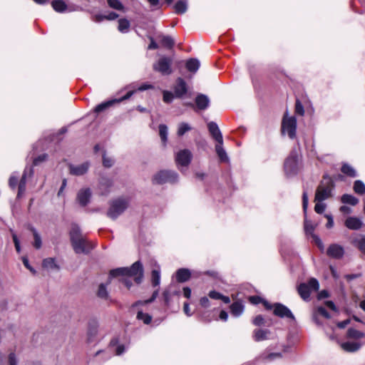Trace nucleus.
Returning a JSON list of instances; mask_svg holds the SVG:
<instances>
[{"label":"nucleus","mask_w":365,"mask_h":365,"mask_svg":"<svg viewBox=\"0 0 365 365\" xmlns=\"http://www.w3.org/2000/svg\"><path fill=\"white\" fill-rule=\"evenodd\" d=\"M133 277L137 284L142 282L143 277V266L140 262H135L130 267H119L110 270V277Z\"/></svg>","instance_id":"1"},{"label":"nucleus","mask_w":365,"mask_h":365,"mask_svg":"<svg viewBox=\"0 0 365 365\" xmlns=\"http://www.w3.org/2000/svg\"><path fill=\"white\" fill-rule=\"evenodd\" d=\"M334 187V183L331 178L324 175L316 190L314 201L322 202L331 197Z\"/></svg>","instance_id":"2"},{"label":"nucleus","mask_w":365,"mask_h":365,"mask_svg":"<svg viewBox=\"0 0 365 365\" xmlns=\"http://www.w3.org/2000/svg\"><path fill=\"white\" fill-rule=\"evenodd\" d=\"M128 205L129 202L127 199L118 198L114 200L110 205L107 215L110 218L115 220L128 208Z\"/></svg>","instance_id":"3"},{"label":"nucleus","mask_w":365,"mask_h":365,"mask_svg":"<svg viewBox=\"0 0 365 365\" xmlns=\"http://www.w3.org/2000/svg\"><path fill=\"white\" fill-rule=\"evenodd\" d=\"M299 158L295 151L291 152L286 158L284 164V169L287 177L295 175L299 170Z\"/></svg>","instance_id":"4"},{"label":"nucleus","mask_w":365,"mask_h":365,"mask_svg":"<svg viewBox=\"0 0 365 365\" xmlns=\"http://www.w3.org/2000/svg\"><path fill=\"white\" fill-rule=\"evenodd\" d=\"M178 180V175L173 170H163L158 172L153 178L154 184L174 183Z\"/></svg>","instance_id":"5"},{"label":"nucleus","mask_w":365,"mask_h":365,"mask_svg":"<svg viewBox=\"0 0 365 365\" xmlns=\"http://www.w3.org/2000/svg\"><path fill=\"white\" fill-rule=\"evenodd\" d=\"M319 288V282L315 278H311L307 283H301L297 287V291L300 297L307 301L309 299L311 292L317 291Z\"/></svg>","instance_id":"6"},{"label":"nucleus","mask_w":365,"mask_h":365,"mask_svg":"<svg viewBox=\"0 0 365 365\" xmlns=\"http://www.w3.org/2000/svg\"><path fill=\"white\" fill-rule=\"evenodd\" d=\"M297 119L294 116H288L285 113L282 121V133L287 134L289 138L294 139L296 137Z\"/></svg>","instance_id":"7"},{"label":"nucleus","mask_w":365,"mask_h":365,"mask_svg":"<svg viewBox=\"0 0 365 365\" xmlns=\"http://www.w3.org/2000/svg\"><path fill=\"white\" fill-rule=\"evenodd\" d=\"M134 91H128L125 96L120 98L111 99L98 104L95 107L94 112L96 113H99L102 111H104L105 110L111 107L112 106L117 103H120L122 102L123 101L130 98L134 94Z\"/></svg>","instance_id":"8"},{"label":"nucleus","mask_w":365,"mask_h":365,"mask_svg":"<svg viewBox=\"0 0 365 365\" xmlns=\"http://www.w3.org/2000/svg\"><path fill=\"white\" fill-rule=\"evenodd\" d=\"M171 65L172 59L164 56L153 64V69L163 75H170L172 73Z\"/></svg>","instance_id":"9"},{"label":"nucleus","mask_w":365,"mask_h":365,"mask_svg":"<svg viewBox=\"0 0 365 365\" xmlns=\"http://www.w3.org/2000/svg\"><path fill=\"white\" fill-rule=\"evenodd\" d=\"M71 244L76 254H87L94 247L93 245L84 237L72 242Z\"/></svg>","instance_id":"10"},{"label":"nucleus","mask_w":365,"mask_h":365,"mask_svg":"<svg viewBox=\"0 0 365 365\" xmlns=\"http://www.w3.org/2000/svg\"><path fill=\"white\" fill-rule=\"evenodd\" d=\"M192 158V153L187 149H184L177 153L175 161L178 165L187 167L190 163Z\"/></svg>","instance_id":"11"},{"label":"nucleus","mask_w":365,"mask_h":365,"mask_svg":"<svg viewBox=\"0 0 365 365\" xmlns=\"http://www.w3.org/2000/svg\"><path fill=\"white\" fill-rule=\"evenodd\" d=\"M274 311L273 313L274 315L281 317V318H289L292 320H294V317L291 312V310L286 307L285 305L280 303H275L273 305Z\"/></svg>","instance_id":"12"},{"label":"nucleus","mask_w":365,"mask_h":365,"mask_svg":"<svg viewBox=\"0 0 365 365\" xmlns=\"http://www.w3.org/2000/svg\"><path fill=\"white\" fill-rule=\"evenodd\" d=\"M207 128L212 138L216 140L217 143L223 144V137L217 123L211 121L207 123Z\"/></svg>","instance_id":"13"},{"label":"nucleus","mask_w":365,"mask_h":365,"mask_svg":"<svg viewBox=\"0 0 365 365\" xmlns=\"http://www.w3.org/2000/svg\"><path fill=\"white\" fill-rule=\"evenodd\" d=\"M175 96L176 98H182L187 92V83L182 78H178L176 80V83L173 88Z\"/></svg>","instance_id":"14"},{"label":"nucleus","mask_w":365,"mask_h":365,"mask_svg":"<svg viewBox=\"0 0 365 365\" xmlns=\"http://www.w3.org/2000/svg\"><path fill=\"white\" fill-rule=\"evenodd\" d=\"M327 254L330 257L340 259L344 256V250L341 245L332 244L328 247Z\"/></svg>","instance_id":"15"},{"label":"nucleus","mask_w":365,"mask_h":365,"mask_svg":"<svg viewBox=\"0 0 365 365\" xmlns=\"http://www.w3.org/2000/svg\"><path fill=\"white\" fill-rule=\"evenodd\" d=\"M91 197V191L89 188H83L78 191L77 194V201L84 207L88 205Z\"/></svg>","instance_id":"16"},{"label":"nucleus","mask_w":365,"mask_h":365,"mask_svg":"<svg viewBox=\"0 0 365 365\" xmlns=\"http://www.w3.org/2000/svg\"><path fill=\"white\" fill-rule=\"evenodd\" d=\"M89 163L88 162L83 163L81 165H69V171L71 175H83L87 173L89 168Z\"/></svg>","instance_id":"17"},{"label":"nucleus","mask_w":365,"mask_h":365,"mask_svg":"<svg viewBox=\"0 0 365 365\" xmlns=\"http://www.w3.org/2000/svg\"><path fill=\"white\" fill-rule=\"evenodd\" d=\"M345 226L352 230H360L364 223L362 220L356 217H349L344 222Z\"/></svg>","instance_id":"18"},{"label":"nucleus","mask_w":365,"mask_h":365,"mask_svg":"<svg viewBox=\"0 0 365 365\" xmlns=\"http://www.w3.org/2000/svg\"><path fill=\"white\" fill-rule=\"evenodd\" d=\"M271 331L269 329H257L253 331V339L255 341H262L271 339Z\"/></svg>","instance_id":"19"},{"label":"nucleus","mask_w":365,"mask_h":365,"mask_svg":"<svg viewBox=\"0 0 365 365\" xmlns=\"http://www.w3.org/2000/svg\"><path fill=\"white\" fill-rule=\"evenodd\" d=\"M304 230H305V232H306V233L307 235H312V237L314 238V240L315 241V243L318 245V247L321 250H322L324 248L323 243H322V240H320V238L313 233L314 227L312 225V224L311 223V222L305 220V222H304Z\"/></svg>","instance_id":"20"},{"label":"nucleus","mask_w":365,"mask_h":365,"mask_svg":"<svg viewBox=\"0 0 365 365\" xmlns=\"http://www.w3.org/2000/svg\"><path fill=\"white\" fill-rule=\"evenodd\" d=\"M195 104L199 110H205L210 106V99L207 96L200 93L195 98Z\"/></svg>","instance_id":"21"},{"label":"nucleus","mask_w":365,"mask_h":365,"mask_svg":"<svg viewBox=\"0 0 365 365\" xmlns=\"http://www.w3.org/2000/svg\"><path fill=\"white\" fill-rule=\"evenodd\" d=\"M113 185L112 181L107 178H101L99 182V190L102 195H106L110 192V188Z\"/></svg>","instance_id":"22"},{"label":"nucleus","mask_w":365,"mask_h":365,"mask_svg":"<svg viewBox=\"0 0 365 365\" xmlns=\"http://www.w3.org/2000/svg\"><path fill=\"white\" fill-rule=\"evenodd\" d=\"M190 276L191 273L188 269L180 268L176 272V279L178 282H187Z\"/></svg>","instance_id":"23"},{"label":"nucleus","mask_w":365,"mask_h":365,"mask_svg":"<svg viewBox=\"0 0 365 365\" xmlns=\"http://www.w3.org/2000/svg\"><path fill=\"white\" fill-rule=\"evenodd\" d=\"M243 312H244V305L242 302L237 301V302H233L230 305V312L233 316L238 317L240 315H242Z\"/></svg>","instance_id":"24"},{"label":"nucleus","mask_w":365,"mask_h":365,"mask_svg":"<svg viewBox=\"0 0 365 365\" xmlns=\"http://www.w3.org/2000/svg\"><path fill=\"white\" fill-rule=\"evenodd\" d=\"M118 17V14L113 11H110L108 14H96L93 17V20L96 22H101L103 20H115Z\"/></svg>","instance_id":"25"},{"label":"nucleus","mask_w":365,"mask_h":365,"mask_svg":"<svg viewBox=\"0 0 365 365\" xmlns=\"http://www.w3.org/2000/svg\"><path fill=\"white\" fill-rule=\"evenodd\" d=\"M361 344L359 342L356 341H346L344 343H342L341 346V348L348 352H354L358 351Z\"/></svg>","instance_id":"26"},{"label":"nucleus","mask_w":365,"mask_h":365,"mask_svg":"<svg viewBox=\"0 0 365 365\" xmlns=\"http://www.w3.org/2000/svg\"><path fill=\"white\" fill-rule=\"evenodd\" d=\"M42 266H43V267L47 269L58 270L60 269V267L56 262V259L52 257H48V258L44 259L42 262Z\"/></svg>","instance_id":"27"},{"label":"nucleus","mask_w":365,"mask_h":365,"mask_svg":"<svg viewBox=\"0 0 365 365\" xmlns=\"http://www.w3.org/2000/svg\"><path fill=\"white\" fill-rule=\"evenodd\" d=\"M341 171L344 175L350 178H355L357 176L355 169L348 163H343L341 168Z\"/></svg>","instance_id":"28"},{"label":"nucleus","mask_w":365,"mask_h":365,"mask_svg":"<svg viewBox=\"0 0 365 365\" xmlns=\"http://www.w3.org/2000/svg\"><path fill=\"white\" fill-rule=\"evenodd\" d=\"M71 242L79 240L83 238L81 235V230L77 225H73L70 231Z\"/></svg>","instance_id":"29"},{"label":"nucleus","mask_w":365,"mask_h":365,"mask_svg":"<svg viewBox=\"0 0 365 365\" xmlns=\"http://www.w3.org/2000/svg\"><path fill=\"white\" fill-rule=\"evenodd\" d=\"M341 202L343 204H348V205H351L352 206H354V205H356L359 203V200L358 198H356V197H354L352 195L344 194L341 197Z\"/></svg>","instance_id":"30"},{"label":"nucleus","mask_w":365,"mask_h":365,"mask_svg":"<svg viewBox=\"0 0 365 365\" xmlns=\"http://www.w3.org/2000/svg\"><path fill=\"white\" fill-rule=\"evenodd\" d=\"M200 61L197 58H190L186 62V68L192 73L197 72L200 68Z\"/></svg>","instance_id":"31"},{"label":"nucleus","mask_w":365,"mask_h":365,"mask_svg":"<svg viewBox=\"0 0 365 365\" xmlns=\"http://www.w3.org/2000/svg\"><path fill=\"white\" fill-rule=\"evenodd\" d=\"M98 333V325L96 322L90 323L88 329V341L92 342Z\"/></svg>","instance_id":"32"},{"label":"nucleus","mask_w":365,"mask_h":365,"mask_svg":"<svg viewBox=\"0 0 365 365\" xmlns=\"http://www.w3.org/2000/svg\"><path fill=\"white\" fill-rule=\"evenodd\" d=\"M175 11L178 14H183L187 9V3L185 0L178 1L175 6Z\"/></svg>","instance_id":"33"},{"label":"nucleus","mask_w":365,"mask_h":365,"mask_svg":"<svg viewBox=\"0 0 365 365\" xmlns=\"http://www.w3.org/2000/svg\"><path fill=\"white\" fill-rule=\"evenodd\" d=\"M26 178H27V173H26V171L25 170L22 175L21 178L19 183L18 194H17L18 197H21V196L24 193V192L26 190Z\"/></svg>","instance_id":"34"},{"label":"nucleus","mask_w":365,"mask_h":365,"mask_svg":"<svg viewBox=\"0 0 365 365\" xmlns=\"http://www.w3.org/2000/svg\"><path fill=\"white\" fill-rule=\"evenodd\" d=\"M353 245L356 247L362 254L365 255V236H359L356 237L353 242Z\"/></svg>","instance_id":"35"},{"label":"nucleus","mask_w":365,"mask_h":365,"mask_svg":"<svg viewBox=\"0 0 365 365\" xmlns=\"http://www.w3.org/2000/svg\"><path fill=\"white\" fill-rule=\"evenodd\" d=\"M160 41L163 46L172 48L175 44L174 39L170 36H160Z\"/></svg>","instance_id":"36"},{"label":"nucleus","mask_w":365,"mask_h":365,"mask_svg":"<svg viewBox=\"0 0 365 365\" xmlns=\"http://www.w3.org/2000/svg\"><path fill=\"white\" fill-rule=\"evenodd\" d=\"M215 151L222 162H227L228 160V157L222 147V144L217 143L215 145Z\"/></svg>","instance_id":"37"},{"label":"nucleus","mask_w":365,"mask_h":365,"mask_svg":"<svg viewBox=\"0 0 365 365\" xmlns=\"http://www.w3.org/2000/svg\"><path fill=\"white\" fill-rule=\"evenodd\" d=\"M53 9L57 12H64L67 10V5L61 0H55L51 3Z\"/></svg>","instance_id":"38"},{"label":"nucleus","mask_w":365,"mask_h":365,"mask_svg":"<svg viewBox=\"0 0 365 365\" xmlns=\"http://www.w3.org/2000/svg\"><path fill=\"white\" fill-rule=\"evenodd\" d=\"M130 24V21L126 19H120L118 20V29L120 33L125 34L129 31Z\"/></svg>","instance_id":"39"},{"label":"nucleus","mask_w":365,"mask_h":365,"mask_svg":"<svg viewBox=\"0 0 365 365\" xmlns=\"http://www.w3.org/2000/svg\"><path fill=\"white\" fill-rule=\"evenodd\" d=\"M29 229L32 232L34 238V242L33 245L36 249L38 250L41 247V245H42L41 237L40 235L38 234V232H37V230L34 227H30Z\"/></svg>","instance_id":"40"},{"label":"nucleus","mask_w":365,"mask_h":365,"mask_svg":"<svg viewBox=\"0 0 365 365\" xmlns=\"http://www.w3.org/2000/svg\"><path fill=\"white\" fill-rule=\"evenodd\" d=\"M354 191L358 195H364L365 193V184L360 180H357L354 182Z\"/></svg>","instance_id":"41"},{"label":"nucleus","mask_w":365,"mask_h":365,"mask_svg":"<svg viewBox=\"0 0 365 365\" xmlns=\"http://www.w3.org/2000/svg\"><path fill=\"white\" fill-rule=\"evenodd\" d=\"M153 88V86L152 85H150V84L143 83V85H141L138 88H136L134 84H130V85H128V86H126L125 88V89L130 88V91H134V93H135L136 91H146V90H148V89H151Z\"/></svg>","instance_id":"42"},{"label":"nucleus","mask_w":365,"mask_h":365,"mask_svg":"<svg viewBox=\"0 0 365 365\" xmlns=\"http://www.w3.org/2000/svg\"><path fill=\"white\" fill-rule=\"evenodd\" d=\"M97 295L99 298L103 299H108L109 297L108 292L107 291L106 287L103 284H101L98 287Z\"/></svg>","instance_id":"43"},{"label":"nucleus","mask_w":365,"mask_h":365,"mask_svg":"<svg viewBox=\"0 0 365 365\" xmlns=\"http://www.w3.org/2000/svg\"><path fill=\"white\" fill-rule=\"evenodd\" d=\"M347 336L349 338L361 339L364 336V334L359 330L351 328L348 329Z\"/></svg>","instance_id":"44"},{"label":"nucleus","mask_w":365,"mask_h":365,"mask_svg":"<svg viewBox=\"0 0 365 365\" xmlns=\"http://www.w3.org/2000/svg\"><path fill=\"white\" fill-rule=\"evenodd\" d=\"M160 282V269H153L152 271V284L153 286L157 287Z\"/></svg>","instance_id":"45"},{"label":"nucleus","mask_w":365,"mask_h":365,"mask_svg":"<svg viewBox=\"0 0 365 365\" xmlns=\"http://www.w3.org/2000/svg\"><path fill=\"white\" fill-rule=\"evenodd\" d=\"M137 319L142 320L145 324H149L151 322L152 317L147 313H143L142 311H139L137 314Z\"/></svg>","instance_id":"46"},{"label":"nucleus","mask_w":365,"mask_h":365,"mask_svg":"<svg viewBox=\"0 0 365 365\" xmlns=\"http://www.w3.org/2000/svg\"><path fill=\"white\" fill-rule=\"evenodd\" d=\"M108 6L115 10L123 11L124 6L119 0H107Z\"/></svg>","instance_id":"47"},{"label":"nucleus","mask_w":365,"mask_h":365,"mask_svg":"<svg viewBox=\"0 0 365 365\" xmlns=\"http://www.w3.org/2000/svg\"><path fill=\"white\" fill-rule=\"evenodd\" d=\"M159 134L161 138V140L165 143L168 139V127L164 124H160L159 125Z\"/></svg>","instance_id":"48"},{"label":"nucleus","mask_w":365,"mask_h":365,"mask_svg":"<svg viewBox=\"0 0 365 365\" xmlns=\"http://www.w3.org/2000/svg\"><path fill=\"white\" fill-rule=\"evenodd\" d=\"M191 130V127L186 123H181L178 126V135L179 136L183 135L186 132Z\"/></svg>","instance_id":"49"},{"label":"nucleus","mask_w":365,"mask_h":365,"mask_svg":"<svg viewBox=\"0 0 365 365\" xmlns=\"http://www.w3.org/2000/svg\"><path fill=\"white\" fill-rule=\"evenodd\" d=\"M163 93V101L166 103H170L173 101L174 97H175V93L173 94L172 92L168 91H164Z\"/></svg>","instance_id":"50"},{"label":"nucleus","mask_w":365,"mask_h":365,"mask_svg":"<svg viewBox=\"0 0 365 365\" xmlns=\"http://www.w3.org/2000/svg\"><path fill=\"white\" fill-rule=\"evenodd\" d=\"M326 209V204L322 202H317L314 206V210L318 214H322Z\"/></svg>","instance_id":"51"},{"label":"nucleus","mask_w":365,"mask_h":365,"mask_svg":"<svg viewBox=\"0 0 365 365\" xmlns=\"http://www.w3.org/2000/svg\"><path fill=\"white\" fill-rule=\"evenodd\" d=\"M295 112H296V113H297L300 115H303L304 114V106L299 100L296 101Z\"/></svg>","instance_id":"52"},{"label":"nucleus","mask_w":365,"mask_h":365,"mask_svg":"<svg viewBox=\"0 0 365 365\" xmlns=\"http://www.w3.org/2000/svg\"><path fill=\"white\" fill-rule=\"evenodd\" d=\"M18 184V176L13 174L10 178H9V187L11 188V189H15L16 185Z\"/></svg>","instance_id":"53"},{"label":"nucleus","mask_w":365,"mask_h":365,"mask_svg":"<svg viewBox=\"0 0 365 365\" xmlns=\"http://www.w3.org/2000/svg\"><path fill=\"white\" fill-rule=\"evenodd\" d=\"M103 164L106 168H110L113 165V160L106 156L104 153L103 155Z\"/></svg>","instance_id":"54"},{"label":"nucleus","mask_w":365,"mask_h":365,"mask_svg":"<svg viewBox=\"0 0 365 365\" xmlns=\"http://www.w3.org/2000/svg\"><path fill=\"white\" fill-rule=\"evenodd\" d=\"M317 312L319 315L324 317L326 319L331 318V315L329 314V312L327 311V309L323 307H317Z\"/></svg>","instance_id":"55"},{"label":"nucleus","mask_w":365,"mask_h":365,"mask_svg":"<svg viewBox=\"0 0 365 365\" xmlns=\"http://www.w3.org/2000/svg\"><path fill=\"white\" fill-rule=\"evenodd\" d=\"M308 195H307V191H304L303 192V195H302V207H303V210H304V212L306 214L307 212V207H308Z\"/></svg>","instance_id":"56"},{"label":"nucleus","mask_w":365,"mask_h":365,"mask_svg":"<svg viewBox=\"0 0 365 365\" xmlns=\"http://www.w3.org/2000/svg\"><path fill=\"white\" fill-rule=\"evenodd\" d=\"M11 234H12V238H13V241H14V245H15L16 250V252L18 253H19L21 252V247H20L19 240L16 235L12 230H11Z\"/></svg>","instance_id":"57"},{"label":"nucleus","mask_w":365,"mask_h":365,"mask_svg":"<svg viewBox=\"0 0 365 365\" xmlns=\"http://www.w3.org/2000/svg\"><path fill=\"white\" fill-rule=\"evenodd\" d=\"M252 322L255 326H261L264 324V319L262 315H257L253 319Z\"/></svg>","instance_id":"58"},{"label":"nucleus","mask_w":365,"mask_h":365,"mask_svg":"<svg viewBox=\"0 0 365 365\" xmlns=\"http://www.w3.org/2000/svg\"><path fill=\"white\" fill-rule=\"evenodd\" d=\"M208 296L210 299H220L222 297V294L215 290H212L208 293Z\"/></svg>","instance_id":"59"},{"label":"nucleus","mask_w":365,"mask_h":365,"mask_svg":"<svg viewBox=\"0 0 365 365\" xmlns=\"http://www.w3.org/2000/svg\"><path fill=\"white\" fill-rule=\"evenodd\" d=\"M200 304L204 308H208L210 307V302L207 297H201L200 299Z\"/></svg>","instance_id":"60"},{"label":"nucleus","mask_w":365,"mask_h":365,"mask_svg":"<svg viewBox=\"0 0 365 365\" xmlns=\"http://www.w3.org/2000/svg\"><path fill=\"white\" fill-rule=\"evenodd\" d=\"M48 155L46 154H42L34 160V165H38L41 162L46 160Z\"/></svg>","instance_id":"61"},{"label":"nucleus","mask_w":365,"mask_h":365,"mask_svg":"<svg viewBox=\"0 0 365 365\" xmlns=\"http://www.w3.org/2000/svg\"><path fill=\"white\" fill-rule=\"evenodd\" d=\"M24 265L29 269L33 274H36V270L29 264V259L27 257H24L22 258Z\"/></svg>","instance_id":"62"},{"label":"nucleus","mask_w":365,"mask_h":365,"mask_svg":"<svg viewBox=\"0 0 365 365\" xmlns=\"http://www.w3.org/2000/svg\"><path fill=\"white\" fill-rule=\"evenodd\" d=\"M325 217L327 219V223L326 224V227L327 228H331L334 226V220L331 215H325Z\"/></svg>","instance_id":"63"},{"label":"nucleus","mask_w":365,"mask_h":365,"mask_svg":"<svg viewBox=\"0 0 365 365\" xmlns=\"http://www.w3.org/2000/svg\"><path fill=\"white\" fill-rule=\"evenodd\" d=\"M9 365H17V359L14 353L9 355Z\"/></svg>","instance_id":"64"}]
</instances>
